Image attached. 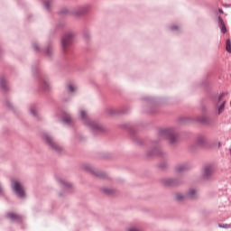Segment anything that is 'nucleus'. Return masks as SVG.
<instances>
[{
  "label": "nucleus",
  "instance_id": "obj_1",
  "mask_svg": "<svg viewBox=\"0 0 231 231\" xmlns=\"http://www.w3.org/2000/svg\"><path fill=\"white\" fill-rule=\"evenodd\" d=\"M79 117L83 121L84 125L88 127L95 136L106 132V128L102 125L98 124V122L91 120L85 110L79 111Z\"/></svg>",
  "mask_w": 231,
  "mask_h": 231
},
{
  "label": "nucleus",
  "instance_id": "obj_2",
  "mask_svg": "<svg viewBox=\"0 0 231 231\" xmlns=\"http://www.w3.org/2000/svg\"><path fill=\"white\" fill-rule=\"evenodd\" d=\"M158 136L160 138H165L168 140L171 145H176L180 133H178V131H176L174 128H166L160 130L158 132Z\"/></svg>",
  "mask_w": 231,
  "mask_h": 231
},
{
  "label": "nucleus",
  "instance_id": "obj_3",
  "mask_svg": "<svg viewBox=\"0 0 231 231\" xmlns=\"http://www.w3.org/2000/svg\"><path fill=\"white\" fill-rule=\"evenodd\" d=\"M42 138L45 142L46 145H48L51 151H54V152H57L58 154H62V152H64V148L55 142L53 136L43 133Z\"/></svg>",
  "mask_w": 231,
  "mask_h": 231
},
{
  "label": "nucleus",
  "instance_id": "obj_4",
  "mask_svg": "<svg viewBox=\"0 0 231 231\" xmlns=\"http://www.w3.org/2000/svg\"><path fill=\"white\" fill-rule=\"evenodd\" d=\"M75 41V32H69L63 34L61 38V50L63 53H68V50L73 45Z\"/></svg>",
  "mask_w": 231,
  "mask_h": 231
},
{
  "label": "nucleus",
  "instance_id": "obj_5",
  "mask_svg": "<svg viewBox=\"0 0 231 231\" xmlns=\"http://www.w3.org/2000/svg\"><path fill=\"white\" fill-rule=\"evenodd\" d=\"M11 189L13 192H14V194L17 196V198H20V199H24V198H26V192L24 191V188L23 187V184L19 182V180L12 179Z\"/></svg>",
  "mask_w": 231,
  "mask_h": 231
},
{
  "label": "nucleus",
  "instance_id": "obj_6",
  "mask_svg": "<svg viewBox=\"0 0 231 231\" xmlns=\"http://www.w3.org/2000/svg\"><path fill=\"white\" fill-rule=\"evenodd\" d=\"M162 183L164 187H180V185H183V180L181 178H168L162 179Z\"/></svg>",
  "mask_w": 231,
  "mask_h": 231
},
{
  "label": "nucleus",
  "instance_id": "obj_7",
  "mask_svg": "<svg viewBox=\"0 0 231 231\" xmlns=\"http://www.w3.org/2000/svg\"><path fill=\"white\" fill-rule=\"evenodd\" d=\"M207 143H208L207 136L200 134L196 138L194 143L189 146V149L190 151H194L197 147L203 148L207 145Z\"/></svg>",
  "mask_w": 231,
  "mask_h": 231
},
{
  "label": "nucleus",
  "instance_id": "obj_8",
  "mask_svg": "<svg viewBox=\"0 0 231 231\" xmlns=\"http://www.w3.org/2000/svg\"><path fill=\"white\" fill-rule=\"evenodd\" d=\"M212 176H214V166L208 164L203 168L202 180L208 181L212 180Z\"/></svg>",
  "mask_w": 231,
  "mask_h": 231
},
{
  "label": "nucleus",
  "instance_id": "obj_9",
  "mask_svg": "<svg viewBox=\"0 0 231 231\" xmlns=\"http://www.w3.org/2000/svg\"><path fill=\"white\" fill-rule=\"evenodd\" d=\"M70 14L73 17H82V15H86V14H88V6L72 9Z\"/></svg>",
  "mask_w": 231,
  "mask_h": 231
},
{
  "label": "nucleus",
  "instance_id": "obj_10",
  "mask_svg": "<svg viewBox=\"0 0 231 231\" xmlns=\"http://www.w3.org/2000/svg\"><path fill=\"white\" fill-rule=\"evenodd\" d=\"M85 170H87L90 174H93L94 176H97V178H100L101 180H107V173L104 171H95L93 168L87 166L85 167Z\"/></svg>",
  "mask_w": 231,
  "mask_h": 231
},
{
  "label": "nucleus",
  "instance_id": "obj_11",
  "mask_svg": "<svg viewBox=\"0 0 231 231\" xmlns=\"http://www.w3.org/2000/svg\"><path fill=\"white\" fill-rule=\"evenodd\" d=\"M163 154H165V152H163V150H162V148L160 146L152 148V151L147 152V157L151 158V156H163Z\"/></svg>",
  "mask_w": 231,
  "mask_h": 231
},
{
  "label": "nucleus",
  "instance_id": "obj_12",
  "mask_svg": "<svg viewBox=\"0 0 231 231\" xmlns=\"http://www.w3.org/2000/svg\"><path fill=\"white\" fill-rule=\"evenodd\" d=\"M6 218L11 219V221H15L16 223H22L23 222V217L14 213V212L7 213L6 214Z\"/></svg>",
  "mask_w": 231,
  "mask_h": 231
},
{
  "label": "nucleus",
  "instance_id": "obj_13",
  "mask_svg": "<svg viewBox=\"0 0 231 231\" xmlns=\"http://www.w3.org/2000/svg\"><path fill=\"white\" fill-rule=\"evenodd\" d=\"M40 86L43 91H48L51 88L50 81L48 78L41 77L40 78Z\"/></svg>",
  "mask_w": 231,
  "mask_h": 231
},
{
  "label": "nucleus",
  "instance_id": "obj_14",
  "mask_svg": "<svg viewBox=\"0 0 231 231\" xmlns=\"http://www.w3.org/2000/svg\"><path fill=\"white\" fill-rule=\"evenodd\" d=\"M189 169H190V166H189L187 163L180 164L175 167V171L177 172H186V171H189Z\"/></svg>",
  "mask_w": 231,
  "mask_h": 231
},
{
  "label": "nucleus",
  "instance_id": "obj_15",
  "mask_svg": "<svg viewBox=\"0 0 231 231\" xmlns=\"http://www.w3.org/2000/svg\"><path fill=\"white\" fill-rule=\"evenodd\" d=\"M44 53L47 57H51L53 55V45L49 43L44 49Z\"/></svg>",
  "mask_w": 231,
  "mask_h": 231
},
{
  "label": "nucleus",
  "instance_id": "obj_16",
  "mask_svg": "<svg viewBox=\"0 0 231 231\" xmlns=\"http://www.w3.org/2000/svg\"><path fill=\"white\" fill-rule=\"evenodd\" d=\"M0 87L3 91H8V85L5 77H0Z\"/></svg>",
  "mask_w": 231,
  "mask_h": 231
},
{
  "label": "nucleus",
  "instance_id": "obj_17",
  "mask_svg": "<svg viewBox=\"0 0 231 231\" xmlns=\"http://www.w3.org/2000/svg\"><path fill=\"white\" fill-rule=\"evenodd\" d=\"M130 136L133 138L134 142L137 143L138 145H142V141H140V137L136 135L133 129H130Z\"/></svg>",
  "mask_w": 231,
  "mask_h": 231
},
{
  "label": "nucleus",
  "instance_id": "obj_18",
  "mask_svg": "<svg viewBox=\"0 0 231 231\" xmlns=\"http://www.w3.org/2000/svg\"><path fill=\"white\" fill-rule=\"evenodd\" d=\"M197 120H198V122H199L200 124H204L205 125H209V124H210V117H208L207 116L199 117Z\"/></svg>",
  "mask_w": 231,
  "mask_h": 231
},
{
  "label": "nucleus",
  "instance_id": "obj_19",
  "mask_svg": "<svg viewBox=\"0 0 231 231\" xmlns=\"http://www.w3.org/2000/svg\"><path fill=\"white\" fill-rule=\"evenodd\" d=\"M186 199H196V189H189L186 195Z\"/></svg>",
  "mask_w": 231,
  "mask_h": 231
},
{
  "label": "nucleus",
  "instance_id": "obj_20",
  "mask_svg": "<svg viewBox=\"0 0 231 231\" xmlns=\"http://www.w3.org/2000/svg\"><path fill=\"white\" fill-rule=\"evenodd\" d=\"M58 182L60 183V185H61V187H63V189H71L72 184L69 182H67L66 180H62V179H58Z\"/></svg>",
  "mask_w": 231,
  "mask_h": 231
},
{
  "label": "nucleus",
  "instance_id": "obj_21",
  "mask_svg": "<svg viewBox=\"0 0 231 231\" xmlns=\"http://www.w3.org/2000/svg\"><path fill=\"white\" fill-rule=\"evenodd\" d=\"M62 123L69 125V124H71V116L68 113H65L62 117Z\"/></svg>",
  "mask_w": 231,
  "mask_h": 231
},
{
  "label": "nucleus",
  "instance_id": "obj_22",
  "mask_svg": "<svg viewBox=\"0 0 231 231\" xmlns=\"http://www.w3.org/2000/svg\"><path fill=\"white\" fill-rule=\"evenodd\" d=\"M53 5V0H45L43 1V6L47 12H51V8Z\"/></svg>",
  "mask_w": 231,
  "mask_h": 231
},
{
  "label": "nucleus",
  "instance_id": "obj_23",
  "mask_svg": "<svg viewBox=\"0 0 231 231\" xmlns=\"http://www.w3.org/2000/svg\"><path fill=\"white\" fill-rule=\"evenodd\" d=\"M101 191L104 192V194H107V196H113V194H115V189H113L101 188Z\"/></svg>",
  "mask_w": 231,
  "mask_h": 231
},
{
  "label": "nucleus",
  "instance_id": "obj_24",
  "mask_svg": "<svg viewBox=\"0 0 231 231\" xmlns=\"http://www.w3.org/2000/svg\"><path fill=\"white\" fill-rule=\"evenodd\" d=\"M83 38L85 39V41H89V39H91V33H89V31L85 30L83 32Z\"/></svg>",
  "mask_w": 231,
  "mask_h": 231
},
{
  "label": "nucleus",
  "instance_id": "obj_25",
  "mask_svg": "<svg viewBox=\"0 0 231 231\" xmlns=\"http://www.w3.org/2000/svg\"><path fill=\"white\" fill-rule=\"evenodd\" d=\"M226 51L227 53H231V41L227 39L226 42Z\"/></svg>",
  "mask_w": 231,
  "mask_h": 231
},
{
  "label": "nucleus",
  "instance_id": "obj_26",
  "mask_svg": "<svg viewBox=\"0 0 231 231\" xmlns=\"http://www.w3.org/2000/svg\"><path fill=\"white\" fill-rule=\"evenodd\" d=\"M4 106L5 107H7V109H10L11 111H14V106L12 105V103H10V101L8 99H6L5 101Z\"/></svg>",
  "mask_w": 231,
  "mask_h": 231
},
{
  "label": "nucleus",
  "instance_id": "obj_27",
  "mask_svg": "<svg viewBox=\"0 0 231 231\" xmlns=\"http://www.w3.org/2000/svg\"><path fill=\"white\" fill-rule=\"evenodd\" d=\"M226 104V101H223L222 104L218 107V113L217 115H221L225 111V105Z\"/></svg>",
  "mask_w": 231,
  "mask_h": 231
},
{
  "label": "nucleus",
  "instance_id": "obj_28",
  "mask_svg": "<svg viewBox=\"0 0 231 231\" xmlns=\"http://www.w3.org/2000/svg\"><path fill=\"white\" fill-rule=\"evenodd\" d=\"M169 167V164L167 162H162L159 164V169L162 171H165Z\"/></svg>",
  "mask_w": 231,
  "mask_h": 231
},
{
  "label": "nucleus",
  "instance_id": "obj_29",
  "mask_svg": "<svg viewBox=\"0 0 231 231\" xmlns=\"http://www.w3.org/2000/svg\"><path fill=\"white\" fill-rule=\"evenodd\" d=\"M176 199L177 201H183V199H187V198H185V196H182L181 193H177Z\"/></svg>",
  "mask_w": 231,
  "mask_h": 231
},
{
  "label": "nucleus",
  "instance_id": "obj_30",
  "mask_svg": "<svg viewBox=\"0 0 231 231\" xmlns=\"http://www.w3.org/2000/svg\"><path fill=\"white\" fill-rule=\"evenodd\" d=\"M66 89H67L68 93H73V91H75V87H73V85H68L66 87Z\"/></svg>",
  "mask_w": 231,
  "mask_h": 231
},
{
  "label": "nucleus",
  "instance_id": "obj_31",
  "mask_svg": "<svg viewBox=\"0 0 231 231\" xmlns=\"http://www.w3.org/2000/svg\"><path fill=\"white\" fill-rule=\"evenodd\" d=\"M32 48H33L34 51H37L38 53L41 51V48L39 47V45L37 43H32Z\"/></svg>",
  "mask_w": 231,
  "mask_h": 231
},
{
  "label": "nucleus",
  "instance_id": "obj_32",
  "mask_svg": "<svg viewBox=\"0 0 231 231\" xmlns=\"http://www.w3.org/2000/svg\"><path fill=\"white\" fill-rule=\"evenodd\" d=\"M68 9L63 8L59 12V15H66V14H68Z\"/></svg>",
  "mask_w": 231,
  "mask_h": 231
},
{
  "label": "nucleus",
  "instance_id": "obj_33",
  "mask_svg": "<svg viewBox=\"0 0 231 231\" xmlns=\"http://www.w3.org/2000/svg\"><path fill=\"white\" fill-rule=\"evenodd\" d=\"M220 30L223 34L226 33V25L225 23L221 24Z\"/></svg>",
  "mask_w": 231,
  "mask_h": 231
},
{
  "label": "nucleus",
  "instance_id": "obj_34",
  "mask_svg": "<svg viewBox=\"0 0 231 231\" xmlns=\"http://www.w3.org/2000/svg\"><path fill=\"white\" fill-rule=\"evenodd\" d=\"M218 226L219 228H230V225L228 224H220Z\"/></svg>",
  "mask_w": 231,
  "mask_h": 231
},
{
  "label": "nucleus",
  "instance_id": "obj_35",
  "mask_svg": "<svg viewBox=\"0 0 231 231\" xmlns=\"http://www.w3.org/2000/svg\"><path fill=\"white\" fill-rule=\"evenodd\" d=\"M226 93L223 92L219 95L218 97V102H221V100H223V97H226Z\"/></svg>",
  "mask_w": 231,
  "mask_h": 231
},
{
  "label": "nucleus",
  "instance_id": "obj_36",
  "mask_svg": "<svg viewBox=\"0 0 231 231\" xmlns=\"http://www.w3.org/2000/svg\"><path fill=\"white\" fill-rule=\"evenodd\" d=\"M30 114H31L32 116H37V112H36L33 108H31V109H30Z\"/></svg>",
  "mask_w": 231,
  "mask_h": 231
},
{
  "label": "nucleus",
  "instance_id": "obj_37",
  "mask_svg": "<svg viewBox=\"0 0 231 231\" xmlns=\"http://www.w3.org/2000/svg\"><path fill=\"white\" fill-rule=\"evenodd\" d=\"M217 21L219 24H225V21H223V18L221 16H218Z\"/></svg>",
  "mask_w": 231,
  "mask_h": 231
},
{
  "label": "nucleus",
  "instance_id": "obj_38",
  "mask_svg": "<svg viewBox=\"0 0 231 231\" xmlns=\"http://www.w3.org/2000/svg\"><path fill=\"white\" fill-rule=\"evenodd\" d=\"M0 196H5V190L3 189V185L0 183Z\"/></svg>",
  "mask_w": 231,
  "mask_h": 231
},
{
  "label": "nucleus",
  "instance_id": "obj_39",
  "mask_svg": "<svg viewBox=\"0 0 231 231\" xmlns=\"http://www.w3.org/2000/svg\"><path fill=\"white\" fill-rule=\"evenodd\" d=\"M171 30L172 32H176V30H179V27H178V25H173V26L171 27Z\"/></svg>",
  "mask_w": 231,
  "mask_h": 231
},
{
  "label": "nucleus",
  "instance_id": "obj_40",
  "mask_svg": "<svg viewBox=\"0 0 231 231\" xmlns=\"http://www.w3.org/2000/svg\"><path fill=\"white\" fill-rule=\"evenodd\" d=\"M108 115H115V111L113 109L107 110Z\"/></svg>",
  "mask_w": 231,
  "mask_h": 231
},
{
  "label": "nucleus",
  "instance_id": "obj_41",
  "mask_svg": "<svg viewBox=\"0 0 231 231\" xmlns=\"http://www.w3.org/2000/svg\"><path fill=\"white\" fill-rule=\"evenodd\" d=\"M128 231H140V230L136 229V227H132V228L128 229Z\"/></svg>",
  "mask_w": 231,
  "mask_h": 231
},
{
  "label": "nucleus",
  "instance_id": "obj_42",
  "mask_svg": "<svg viewBox=\"0 0 231 231\" xmlns=\"http://www.w3.org/2000/svg\"><path fill=\"white\" fill-rule=\"evenodd\" d=\"M143 100L149 101V100H151V97H143Z\"/></svg>",
  "mask_w": 231,
  "mask_h": 231
},
{
  "label": "nucleus",
  "instance_id": "obj_43",
  "mask_svg": "<svg viewBox=\"0 0 231 231\" xmlns=\"http://www.w3.org/2000/svg\"><path fill=\"white\" fill-rule=\"evenodd\" d=\"M219 14H225V12L223 11V9H218Z\"/></svg>",
  "mask_w": 231,
  "mask_h": 231
},
{
  "label": "nucleus",
  "instance_id": "obj_44",
  "mask_svg": "<svg viewBox=\"0 0 231 231\" xmlns=\"http://www.w3.org/2000/svg\"><path fill=\"white\" fill-rule=\"evenodd\" d=\"M224 7L228 8V7H230V5H224Z\"/></svg>",
  "mask_w": 231,
  "mask_h": 231
},
{
  "label": "nucleus",
  "instance_id": "obj_45",
  "mask_svg": "<svg viewBox=\"0 0 231 231\" xmlns=\"http://www.w3.org/2000/svg\"><path fill=\"white\" fill-rule=\"evenodd\" d=\"M219 147H221V143H218Z\"/></svg>",
  "mask_w": 231,
  "mask_h": 231
},
{
  "label": "nucleus",
  "instance_id": "obj_46",
  "mask_svg": "<svg viewBox=\"0 0 231 231\" xmlns=\"http://www.w3.org/2000/svg\"><path fill=\"white\" fill-rule=\"evenodd\" d=\"M59 196H60V197L62 196V193H59Z\"/></svg>",
  "mask_w": 231,
  "mask_h": 231
},
{
  "label": "nucleus",
  "instance_id": "obj_47",
  "mask_svg": "<svg viewBox=\"0 0 231 231\" xmlns=\"http://www.w3.org/2000/svg\"><path fill=\"white\" fill-rule=\"evenodd\" d=\"M229 153L231 154V148L229 149Z\"/></svg>",
  "mask_w": 231,
  "mask_h": 231
}]
</instances>
